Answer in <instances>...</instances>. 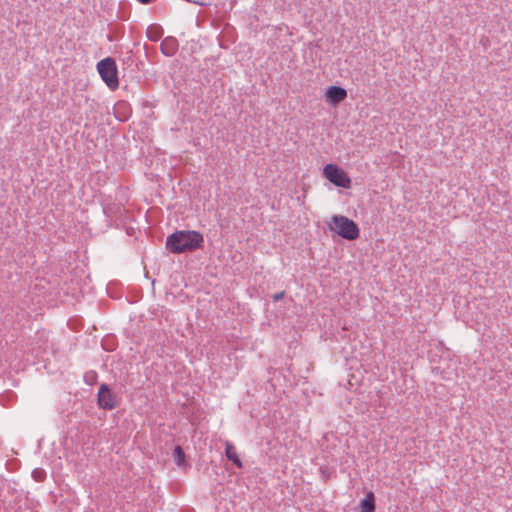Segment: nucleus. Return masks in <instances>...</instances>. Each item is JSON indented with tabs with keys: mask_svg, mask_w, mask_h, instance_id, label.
I'll return each mask as SVG.
<instances>
[{
	"mask_svg": "<svg viewBox=\"0 0 512 512\" xmlns=\"http://www.w3.org/2000/svg\"><path fill=\"white\" fill-rule=\"evenodd\" d=\"M98 404L103 409L111 410L117 406L115 395L110 391L106 384L100 386L98 392Z\"/></svg>",
	"mask_w": 512,
	"mask_h": 512,
	"instance_id": "obj_6",
	"label": "nucleus"
},
{
	"mask_svg": "<svg viewBox=\"0 0 512 512\" xmlns=\"http://www.w3.org/2000/svg\"><path fill=\"white\" fill-rule=\"evenodd\" d=\"M173 456L177 466L185 469L187 466L185 461V454L180 446H176L174 448Z\"/></svg>",
	"mask_w": 512,
	"mask_h": 512,
	"instance_id": "obj_9",
	"label": "nucleus"
},
{
	"mask_svg": "<svg viewBox=\"0 0 512 512\" xmlns=\"http://www.w3.org/2000/svg\"><path fill=\"white\" fill-rule=\"evenodd\" d=\"M97 69L102 80L107 84L109 88L116 89L118 87L119 81L117 75V66L112 58L107 57L101 60L97 64Z\"/></svg>",
	"mask_w": 512,
	"mask_h": 512,
	"instance_id": "obj_4",
	"label": "nucleus"
},
{
	"mask_svg": "<svg viewBox=\"0 0 512 512\" xmlns=\"http://www.w3.org/2000/svg\"><path fill=\"white\" fill-rule=\"evenodd\" d=\"M203 235L198 231H177L167 238V248L172 253L193 251L202 247Z\"/></svg>",
	"mask_w": 512,
	"mask_h": 512,
	"instance_id": "obj_1",
	"label": "nucleus"
},
{
	"mask_svg": "<svg viewBox=\"0 0 512 512\" xmlns=\"http://www.w3.org/2000/svg\"><path fill=\"white\" fill-rule=\"evenodd\" d=\"M35 477L40 480L41 472H34Z\"/></svg>",
	"mask_w": 512,
	"mask_h": 512,
	"instance_id": "obj_12",
	"label": "nucleus"
},
{
	"mask_svg": "<svg viewBox=\"0 0 512 512\" xmlns=\"http://www.w3.org/2000/svg\"><path fill=\"white\" fill-rule=\"evenodd\" d=\"M375 495L372 491H369L365 498L359 502L360 512H375Z\"/></svg>",
	"mask_w": 512,
	"mask_h": 512,
	"instance_id": "obj_7",
	"label": "nucleus"
},
{
	"mask_svg": "<svg viewBox=\"0 0 512 512\" xmlns=\"http://www.w3.org/2000/svg\"><path fill=\"white\" fill-rule=\"evenodd\" d=\"M225 453L227 458L231 460L238 468L243 466L238 454L236 453L235 447L229 442L226 443Z\"/></svg>",
	"mask_w": 512,
	"mask_h": 512,
	"instance_id": "obj_8",
	"label": "nucleus"
},
{
	"mask_svg": "<svg viewBox=\"0 0 512 512\" xmlns=\"http://www.w3.org/2000/svg\"><path fill=\"white\" fill-rule=\"evenodd\" d=\"M174 42L172 40H165L162 45H161V48L163 50V52L166 54V55H172L173 54V48H171L170 51H167V47L169 45H173Z\"/></svg>",
	"mask_w": 512,
	"mask_h": 512,
	"instance_id": "obj_10",
	"label": "nucleus"
},
{
	"mask_svg": "<svg viewBox=\"0 0 512 512\" xmlns=\"http://www.w3.org/2000/svg\"><path fill=\"white\" fill-rule=\"evenodd\" d=\"M324 97L326 103L331 106H337L347 98V91L340 86H328Z\"/></svg>",
	"mask_w": 512,
	"mask_h": 512,
	"instance_id": "obj_5",
	"label": "nucleus"
},
{
	"mask_svg": "<svg viewBox=\"0 0 512 512\" xmlns=\"http://www.w3.org/2000/svg\"><path fill=\"white\" fill-rule=\"evenodd\" d=\"M328 229L349 241L356 240L360 235L357 223L343 215H332L328 221Z\"/></svg>",
	"mask_w": 512,
	"mask_h": 512,
	"instance_id": "obj_2",
	"label": "nucleus"
},
{
	"mask_svg": "<svg viewBox=\"0 0 512 512\" xmlns=\"http://www.w3.org/2000/svg\"><path fill=\"white\" fill-rule=\"evenodd\" d=\"M322 175L336 187L349 189L352 186V180L347 172L336 164H326L322 169Z\"/></svg>",
	"mask_w": 512,
	"mask_h": 512,
	"instance_id": "obj_3",
	"label": "nucleus"
},
{
	"mask_svg": "<svg viewBox=\"0 0 512 512\" xmlns=\"http://www.w3.org/2000/svg\"><path fill=\"white\" fill-rule=\"evenodd\" d=\"M283 296H284V292H280L279 294L274 295L273 299L275 301H278V300H281L283 298Z\"/></svg>",
	"mask_w": 512,
	"mask_h": 512,
	"instance_id": "obj_11",
	"label": "nucleus"
},
{
	"mask_svg": "<svg viewBox=\"0 0 512 512\" xmlns=\"http://www.w3.org/2000/svg\"><path fill=\"white\" fill-rule=\"evenodd\" d=\"M139 1H140L141 3H143V4H146V3L151 2L152 0H139Z\"/></svg>",
	"mask_w": 512,
	"mask_h": 512,
	"instance_id": "obj_13",
	"label": "nucleus"
}]
</instances>
